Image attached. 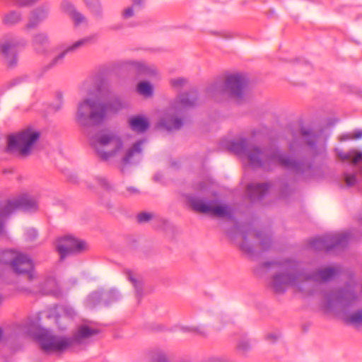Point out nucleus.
I'll use <instances>...</instances> for the list:
<instances>
[{
    "label": "nucleus",
    "instance_id": "nucleus-1",
    "mask_svg": "<svg viewBox=\"0 0 362 362\" xmlns=\"http://www.w3.org/2000/svg\"><path fill=\"white\" fill-rule=\"evenodd\" d=\"M261 267L275 268L268 285L276 293H284L289 287L307 295L315 292V283H326L333 279L340 272L337 267L320 268L308 271L301 267L300 262L294 257H286L275 261L264 262Z\"/></svg>",
    "mask_w": 362,
    "mask_h": 362
},
{
    "label": "nucleus",
    "instance_id": "nucleus-2",
    "mask_svg": "<svg viewBox=\"0 0 362 362\" xmlns=\"http://www.w3.org/2000/svg\"><path fill=\"white\" fill-rule=\"evenodd\" d=\"M228 149L239 156L245 155L249 163L254 168L270 170L275 166H280L306 178L313 175V169L310 162L296 160L276 147L260 148L250 145L246 138L231 141Z\"/></svg>",
    "mask_w": 362,
    "mask_h": 362
},
{
    "label": "nucleus",
    "instance_id": "nucleus-3",
    "mask_svg": "<svg viewBox=\"0 0 362 362\" xmlns=\"http://www.w3.org/2000/svg\"><path fill=\"white\" fill-rule=\"evenodd\" d=\"M357 300V296L353 286H347L343 288L331 291L324 296V307L327 311L341 313L344 322L354 327H362V309L352 313L347 310L354 306Z\"/></svg>",
    "mask_w": 362,
    "mask_h": 362
},
{
    "label": "nucleus",
    "instance_id": "nucleus-4",
    "mask_svg": "<svg viewBox=\"0 0 362 362\" xmlns=\"http://www.w3.org/2000/svg\"><path fill=\"white\" fill-rule=\"evenodd\" d=\"M98 333V329L84 324L78 326L72 338L54 335L47 329L38 330L35 338L43 351L46 353L62 352L74 343L83 344Z\"/></svg>",
    "mask_w": 362,
    "mask_h": 362
},
{
    "label": "nucleus",
    "instance_id": "nucleus-5",
    "mask_svg": "<svg viewBox=\"0 0 362 362\" xmlns=\"http://www.w3.org/2000/svg\"><path fill=\"white\" fill-rule=\"evenodd\" d=\"M197 101L196 90L179 95L165 110L159 124L168 131H176L183 126V112L186 108L194 106Z\"/></svg>",
    "mask_w": 362,
    "mask_h": 362
},
{
    "label": "nucleus",
    "instance_id": "nucleus-6",
    "mask_svg": "<svg viewBox=\"0 0 362 362\" xmlns=\"http://www.w3.org/2000/svg\"><path fill=\"white\" fill-rule=\"evenodd\" d=\"M89 141L96 155L103 161L117 156L124 146L122 136L108 129L98 131L90 137Z\"/></svg>",
    "mask_w": 362,
    "mask_h": 362
},
{
    "label": "nucleus",
    "instance_id": "nucleus-7",
    "mask_svg": "<svg viewBox=\"0 0 362 362\" xmlns=\"http://www.w3.org/2000/svg\"><path fill=\"white\" fill-rule=\"evenodd\" d=\"M105 119V110L100 102L85 98L78 103L76 114V123L83 129L100 124Z\"/></svg>",
    "mask_w": 362,
    "mask_h": 362
},
{
    "label": "nucleus",
    "instance_id": "nucleus-8",
    "mask_svg": "<svg viewBox=\"0 0 362 362\" xmlns=\"http://www.w3.org/2000/svg\"><path fill=\"white\" fill-rule=\"evenodd\" d=\"M40 138V132L27 128L16 134H12L7 137L6 151L17 153L21 157L30 155L34 144Z\"/></svg>",
    "mask_w": 362,
    "mask_h": 362
},
{
    "label": "nucleus",
    "instance_id": "nucleus-9",
    "mask_svg": "<svg viewBox=\"0 0 362 362\" xmlns=\"http://www.w3.org/2000/svg\"><path fill=\"white\" fill-rule=\"evenodd\" d=\"M0 264L8 266L18 275H27L29 280L35 277L34 265L27 255L15 250H4L0 253Z\"/></svg>",
    "mask_w": 362,
    "mask_h": 362
},
{
    "label": "nucleus",
    "instance_id": "nucleus-10",
    "mask_svg": "<svg viewBox=\"0 0 362 362\" xmlns=\"http://www.w3.org/2000/svg\"><path fill=\"white\" fill-rule=\"evenodd\" d=\"M186 199L188 206L196 212L211 214L218 218L232 217V210L228 205H216L215 201L206 199L197 194H189Z\"/></svg>",
    "mask_w": 362,
    "mask_h": 362
},
{
    "label": "nucleus",
    "instance_id": "nucleus-11",
    "mask_svg": "<svg viewBox=\"0 0 362 362\" xmlns=\"http://www.w3.org/2000/svg\"><path fill=\"white\" fill-rule=\"evenodd\" d=\"M247 84V79L245 75L230 74L226 77L224 83L218 81L209 86L207 91L212 96L226 93L233 97L240 98Z\"/></svg>",
    "mask_w": 362,
    "mask_h": 362
},
{
    "label": "nucleus",
    "instance_id": "nucleus-12",
    "mask_svg": "<svg viewBox=\"0 0 362 362\" xmlns=\"http://www.w3.org/2000/svg\"><path fill=\"white\" fill-rule=\"evenodd\" d=\"M38 204L36 200L28 194H23L6 203H0V235L4 233L5 222L8 216L16 210L35 211Z\"/></svg>",
    "mask_w": 362,
    "mask_h": 362
},
{
    "label": "nucleus",
    "instance_id": "nucleus-13",
    "mask_svg": "<svg viewBox=\"0 0 362 362\" xmlns=\"http://www.w3.org/2000/svg\"><path fill=\"white\" fill-rule=\"evenodd\" d=\"M27 45V40L11 34L6 35L0 39V59L7 66L15 67L18 64V52Z\"/></svg>",
    "mask_w": 362,
    "mask_h": 362
},
{
    "label": "nucleus",
    "instance_id": "nucleus-14",
    "mask_svg": "<svg viewBox=\"0 0 362 362\" xmlns=\"http://www.w3.org/2000/svg\"><path fill=\"white\" fill-rule=\"evenodd\" d=\"M349 238V232L327 234L311 239L309 246L315 251H330L333 249L344 247L347 245Z\"/></svg>",
    "mask_w": 362,
    "mask_h": 362
},
{
    "label": "nucleus",
    "instance_id": "nucleus-15",
    "mask_svg": "<svg viewBox=\"0 0 362 362\" xmlns=\"http://www.w3.org/2000/svg\"><path fill=\"white\" fill-rule=\"evenodd\" d=\"M97 39H98L97 34H91L88 36H86V37L74 42L73 44L66 47L59 54L55 56L51 60V62L45 66L44 69L46 70H48V69H52L59 64H62L63 63L64 57H66V54H68L69 53H74L75 52H76L77 50L81 49V47L88 46L90 44L95 42Z\"/></svg>",
    "mask_w": 362,
    "mask_h": 362
},
{
    "label": "nucleus",
    "instance_id": "nucleus-16",
    "mask_svg": "<svg viewBox=\"0 0 362 362\" xmlns=\"http://www.w3.org/2000/svg\"><path fill=\"white\" fill-rule=\"evenodd\" d=\"M84 248V242L76 239L71 235H66L59 238L56 243V249L62 259L69 255L80 252Z\"/></svg>",
    "mask_w": 362,
    "mask_h": 362
},
{
    "label": "nucleus",
    "instance_id": "nucleus-17",
    "mask_svg": "<svg viewBox=\"0 0 362 362\" xmlns=\"http://www.w3.org/2000/svg\"><path fill=\"white\" fill-rule=\"evenodd\" d=\"M301 135L313 156L323 155L326 152V139L322 132L317 134L310 130L302 129Z\"/></svg>",
    "mask_w": 362,
    "mask_h": 362
},
{
    "label": "nucleus",
    "instance_id": "nucleus-18",
    "mask_svg": "<svg viewBox=\"0 0 362 362\" xmlns=\"http://www.w3.org/2000/svg\"><path fill=\"white\" fill-rule=\"evenodd\" d=\"M146 142V139L138 140L126 150L121 158L122 172L124 171L126 166L136 164L141 159L143 151L142 146Z\"/></svg>",
    "mask_w": 362,
    "mask_h": 362
},
{
    "label": "nucleus",
    "instance_id": "nucleus-19",
    "mask_svg": "<svg viewBox=\"0 0 362 362\" xmlns=\"http://www.w3.org/2000/svg\"><path fill=\"white\" fill-rule=\"evenodd\" d=\"M49 8L46 5L40 6L33 10L28 18V23L25 25L24 29L30 30L35 29L38 25L45 21L49 16Z\"/></svg>",
    "mask_w": 362,
    "mask_h": 362
},
{
    "label": "nucleus",
    "instance_id": "nucleus-20",
    "mask_svg": "<svg viewBox=\"0 0 362 362\" xmlns=\"http://www.w3.org/2000/svg\"><path fill=\"white\" fill-rule=\"evenodd\" d=\"M62 11L68 15L74 22L75 26L81 24H87L88 20L86 17L79 12L75 6L69 1L64 0L61 4Z\"/></svg>",
    "mask_w": 362,
    "mask_h": 362
},
{
    "label": "nucleus",
    "instance_id": "nucleus-21",
    "mask_svg": "<svg viewBox=\"0 0 362 362\" xmlns=\"http://www.w3.org/2000/svg\"><path fill=\"white\" fill-rule=\"evenodd\" d=\"M49 43V36L45 32H39L32 36L31 45L35 52L39 54H45L47 52Z\"/></svg>",
    "mask_w": 362,
    "mask_h": 362
},
{
    "label": "nucleus",
    "instance_id": "nucleus-22",
    "mask_svg": "<svg viewBox=\"0 0 362 362\" xmlns=\"http://www.w3.org/2000/svg\"><path fill=\"white\" fill-rule=\"evenodd\" d=\"M100 105L103 106L105 110V118L107 113H117L119 111L125 109L128 107V103L117 95H111L110 98L105 103L100 102Z\"/></svg>",
    "mask_w": 362,
    "mask_h": 362
},
{
    "label": "nucleus",
    "instance_id": "nucleus-23",
    "mask_svg": "<svg viewBox=\"0 0 362 362\" xmlns=\"http://www.w3.org/2000/svg\"><path fill=\"white\" fill-rule=\"evenodd\" d=\"M269 187V183H251L247 186V194L251 201L259 200L268 192Z\"/></svg>",
    "mask_w": 362,
    "mask_h": 362
},
{
    "label": "nucleus",
    "instance_id": "nucleus-24",
    "mask_svg": "<svg viewBox=\"0 0 362 362\" xmlns=\"http://www.w3.org/2000/svg\"><path fill=\"white\" fill-rule=\"evenodd\" d=\"M130 129L137 133H144L149 128L148 120L141 115L133 116L128 119Z\"/></svg>",
    "mask_w": 362,
    "mask_h": 362
},
{
    "label": "nucleus",
    "instance_id": "nucleus-25",
    "mask_svg": "<svg viewBox=\"0 0 362 362\" xmlns=\"http://www.w3.org/2000/svg\"><path fill=\"white\" fill-rule=\"evenodd\" d=\"M128 64L139 75L144 76H153L157 74V70L153 66L148 65L144 62L131 61Z\"/></svg>",
    "mask_w": 362,
    "mask_h": 362
},
{
    "label": "nucleus",
    "instance_id": "nucleus-26",
    "mask_svg": "<svg viewBox=\"0 0 362 362\" xmlns=\"http://www.w3.org/2000/svg\"><path fill=\"white\" fill-rule=\"evenodd\" d=\"M145 4L146 0H132V4L122 11V18L127 21L134 17L136 13L144 7Z\"/></svg>",
    "mask_w": 362,
    "mask_h": 362
},
{
    "label": "nucleus",
    "instance_id": "nucleus-27",
    "mask_svg": "<svg viewBox=\"0 0 362 362\" xmlns=\"http://www.w3.org/2000/svg\"><path fill=\"white\" fill-rule=\"evenodd\" d=\"M23 16L20 11L12 10L4 13L2 16V23L7 27H13L21 23Z\"/></svg>",
    "mask_w": 362,
    "mask_h": 362
},
{
    "label": "nucleus",
    "instance_id": "nucleus-28",
    "mask_svg": "<svg viewBox=\"0 0 362 362\" xmlns=\"http://www.w3.org/2000/svg\"><path fill=\"white\" fill-rule=\"evenodd\" d=\"M40 292L44 295H57L59 293L55 279L50 277L45 280L41 286Z\"/></svg>",
    "mask_w": 362,
    "mask_h": 362
},
{
    "label": "nucleus",
    "instance_id": "nucleus-29",
    "mask_svg": "<svg viewBox=\"0 0 362 362\" xmlns=\"http://www.w3.org/2000/svg\"><path fill=\"white\" fill-rule=\"evenodd\" d=\"M100 302H103V291H95L87 297L85 300V305L88 308H93Z\"/></svg>",
    "mask_w": 362,
    "mask_h": 362
},
{
    "label": "nucleus",
    "instance_id": "nucleus-30",
    "mask_svg": "<svg viewBox=\"0 0 362 362\" xmlns=\"http://www.w3.org/2000/svg\"><path fill=\"white\" fill-rule=\"evenodd\" d=\"M120 298V295L116 289H110L107 291H103V303L105 306H109L112 303L117 301Z\"/></svg>",
    "mask_w": 362,
    "mask_h": 362
},
{
    "label": "nucleus",
    "instance_id": "nucleus-31",
    "mask_svg": "<svg viewBox=\"0 0 362 362\" xmlns=\"http://www.w3.org/2000/svg\"><path fill=\"white\" fill-rule=\"evenodd\" d=\"M136 91L145 98H151L153 94L152 85L147 81H141L136 86Z\"/></svg>",
    "mask_w": 362,
    "mask_h": 362
},
{
    "label": "nucleus",
    "instance_id": "nucleus-32",
    "mask_svg": "<svg viewBox=\"0 0 362 362\" xmlns=\"http://www.w3.org/2000/svg\"><path fill=\"white\" fill-rule=\"evenodd\" d=\"M127 278L129 281L132 284L134 290L136 297L139 300L143 296V284L141 281L136 279L132 273H127Z\"/></svg>",
    "mask_w": 362,
    "mask_h": 362
},
{
    "label": "nucleus",
    "instance_id": "nucleus-33",
    "mask_svg": "<svg viewBox=\"0 0 362 362\" xmlns=\"http://www.w3.org/2000/svg\"><path fill=\"white\" fill-rule=\"evenodd\" d=\"M256 238L259 240V245L263 251L268 250L272 246L271 237L262 232H257L255 233Z\"/></svg>",
    "mask_w": 362,
    "mask_h": 362
},
{
    "label": "nucleus",
    "instance_id": "nucleus-34",
    "mask_svg": "<svg viewBox=\"0 0 362 362\" xmlns=\"http://www.w3.org/2000/svg\"><path fill=\"white\" fill-rule=\"evenodd\" d=\"M86 6L90 11L95 16H101L103 8L99 0H85Z\"/></svg>",
    "mask_w": 362,
    "mask_h": 362
},
{
    "label": "nucleus",
    "instance_id": "nucleus-35",
    "mask_svg": "<svg viewBox=\"0 0 362 362\" xmlns=\"http://www.w3.org/2000/svg\"><path fill=\"white\" fill-rule=\"evenodd\" d=\"M252 341L247 338L240 339L237 345L238 352L243 355L247 354L252 349Z\"/></svg>",
    "mask_w": 362,
    "mask_h": 362
},
{
    "label": "nucleus",
    "instance_id": "nucleus-36",
    "mask_svg": "<svg viewBox=\"0 0 362 362\" xmlns=\"http://www.w3.org/2000/svg\"><path fill=\"white\" fill-rule=\"evenodd\" d=\"M340 158L343 160H350L353 164L362 163V153L361 152H350L346 154L340 155Z\"/></svg>",
    "mask_w": 362,
    "mask_h": 362
},
{
    "label": "nucleus",
    "instance_id": "nucleus-37",
    "mask_svg": "<svg viewBox=\"0 0 362 362\" xmlns=\"http://www.w3.org/2000/svg\"><path fill=\"white\" fill-rule=\"evenodd\" d=\"M243 242L241 243L240 247L241 250L245 252V253L252 255L254 254V248L252 245H251L247 241V234L243 231H241Z\"/></svg>",
    "mask_w": 362,
    "mask_h": 362
},
{
    "label": "nucleus",
    "instance_id": "nucleus-38",
    "mask_svg": "<svg viewBox=\"0 0 362 362\" xmlns=\"http://www.w3.org/2000/svg\"><path fill=\"white\" fill-rule=\"evenodd\" d=\"M180 329L185 333H192L198 335H205V330L200 327L181 326Z\"/></svg>",
    "mask_w": 362,
    "mask_h": 362
},
{
    "label": "nucleus",
    "instance_id": "nucleus-39",
    "mask_svg": "<svg viewBox=\"0 0 362 362\" xmlns=\"http://www.w3.org/2000/svg\"><path fill=\"white\" fill-rule=\"evenodd\" d=\"M188 83L187 79L185 78L180 77L170 79V86L175 89H180L186 86Z\"/></svg>",
    "mask_w": 362,
    "mask_h": 362
},
{
    "label": "nucleus",
    "instance_id": "nucleus-40",
    "mask_svg": "<svg viewBox=\"0 0 362 362\" xmlns=\"http://www.w3.org/2000/svg\"><path fill=\"white\" fill-rule=\"evenodd\" d=\"M343 180L346 187H352L356 182V178L354 174L344 173Z\"/></svg>",
    "mask_w": 362,
    "mask_h": 362
},
{
    "label": "nucleus",
    "instance_id": "nucleus-41",
    "mask_svg": "<svg viewBox=\"0 0 362 362\" xmlns=\"http://www.w3.org/2000/svg\"><path fill=\"white\" fill-rule=\"evenodd\" d=\"M153 362H169L165 353L162 351H156L154 354Z\"/></svg>",
    "mask_w": 362,
    "mask_h": 362
},
{
    "label": "nucleus",
    "instance_id": "nucleus-42",
    "mask_svg": "<svg viewBox=\"0 0 362 362\" xmlns=\"http://www.w3.org/2000/svg\"><path fill=\"white\" fill-rule=\"evenodd\" d=\"M22 326V331L25 334H32L34 330L35 325L31 321H28L23 324L21 325Z\"/></svg>",
    "mask_w": 362,
    "mask_h": 362
},
{
    "label": "nucleus",
    "instance_id": "nucleus-43",
    "mask_svg": "<svg viewBox=\"0 0 362 362\" xmlns=\"http://www.w3.org/2000/svg\"><path fill=\"white\" fill-rule=\"evenodd\" d=\"M153 217V214L148 212H141L137 215V221L140 223L149 221Z\"/></svg>",
    "mask_w": 362,
    "mask_h": 362
},
{
    "label": "nucleus",
    "instance_id": "nucleus-44",
    "mask_svg": "<svg viewBox=\"0 0 362 362\" xmlns=\"http://www.w3.org/2000/svg\"><path fill=\"white\" fill-rule=\"evenodd\" d=\"M98 93L100 96L111 95V90L108 84L102 83L100 86L98 88Z\"/></svg>",
    "mask_w": 362,
    "mask_h": 362
},
{
    "label": "nucleus",
    "instance_id": "nucleus-45",
    "mask_svg": "<svg viewBox=\"0 0 362 362\" xmlns=\"http://www.w3.org/2000/svg\"><path fill=\"white\" fill-rule=\"evenodd\" d=\"M362 138V129L356 131L353 135L345 134L341 137V141H346L349 139H358Z\"/></svg>",
    "mask_w": 362,
    "mask_h": 362
},
{
    "label": "nucleus",
    "instance_id": "nucleus-46",
    "mask_svg": "<svg viewBox=\"0 0 362 362\" xmlns=\"http://www.w3.org/2000/svg\"><path fill=\"white\" fill-rule=\"evenodd\" d=\"M63 310H64V313L67 317H71V318L74 317L76 315L75 310L69 305L64 306Z\"/></svg>",
    "mask_w": 362,
    "mask_h": 362
},
{
    "label": "nucleus",
    "instance_id": "nucleus-47",
    "mask_svg": "<svg viewBox=\"0 0 362 362\" xmlns=\"http://www.w3.org/2000/svg\"><path fill=\"white\" fill-rule=\"evenodd\" d=\"M214 34L219 37L226 40L231 39L233 37V35L227 31L214 32Z\"/></svg>",
    "mask_w": 362,
    "mask_h": 362
},
{
    "label": "nucleus",
    "instance_id": "nucleus-48",
    "mask_svg": "<svg viewBox=\"0 0 362 362\" xmlns=\"http://www.w3.org/2000/svg\"><path fill=\"white\" fill-rule=\"evenodd\" d=\"M17 5L25 6L35 3L37 0H13Z\"/></svg>",
    "mask_w": 362,
    "mask_h": 362
},
{
    "label": "nucleus",
    "instance_id": "nucleus-49",
    "mask_svg": "<svg viewBox=\"0 0 362 362\" xmlns=\"http://www.w3.org/2000/svg\"><path fill=\"white\" fill-rule=\"evenodd\" d=\"M57 100H58V103H57V104L56 105H54V110L56 111H58V110H59L62 108V105H63L62 93H57Z\"/></svg>",
    "mask_w": 362,
    "mask_h": 362
},
{
    "label": "nucleus",
    "instance_id": "nucleus-50",
    "mask_svg": "<svg viewBox=\"0 0 362 362\" xmlns=\"http://www.w3.org/2000/svg\"><path fill=\"white\" fill-rule=\"evenodd\" d=\"M127 195L137 194L139 193V190L134 187H129L126 189V192H123Z\"/></svg>",
    "mask_w": 362,
    "mask_h": 362
},
{
    "label": "nucleus",
    "instance_id": "nucleus-51",
    "mask_svg": "<svg viewBox=\"0 0 362 362\" xmlns=\"http://www.w3.org/2000/svg\"><path fill=\"white\" fill-rule=\"evenodd\" d=\"M279 338V335L275 333L269 334L266 336V339L269 342H274Z\"/></svg>",
    "mask_w": 362,
    "mask_h": 362
},
{
    "label": "nucleus",
    "instance_id": "nucleus-52",
    "mask_svg": "<svg viewBox=\"0 0 362 362\" xmlns=\"http://www.w3.org/2000/svg\"><path fill=\"white\" fill-rule=\"evenodd\" d=\"M298 148V141L294 139L290 144H289V149L291 152H295Z\"/></svg>",
    "mask_w": 362,
    "mask_h": 362
},
{
    "label": "nucleus",
    "instance_id": "nucleus-53",
    "mask_svg": "<svg viewBox=\"0 0 362 362\" xmlns=\"http://www.w3.org/2000/svg\"><path fill=\"white\" fill-rule=\"evenodd\" d=\"M30 233L33 235V237H36L37 236V232L34 230H30Z\"/></svg>",
    "mask_w": 362,
    "mask_h": 362
},
{
    "label": "nucleus",
    "instance_id": "nucleus-54",
    "mask_svg": "<svg viewBox=\"0 0 362 362\" xmlns=\"http://www.w3.org/2000/svg\"><path fill=\"white\" fill-rule=\"evenodd\" d=\"M2 334H3V330L1 328H0V340L1 339Z\"/></svg>",
    "mask_w": 362,
    "mask_h": 362
},
{
    "label": "nucleus",
    "instance_id": "nucleus-55",
    "mask_svg": "<svg viewBox=\"0 0 362 362\" xmlns=\"http://www.w3.org/2000/svg\"><path fill=\"white\" fill-rule=\"evenodd\" d=\"M282 194H283L284 196H286V195H287V192H284V191H283V192H282Z\"/></svg>",
    "mask_w": 362,
    "mask_h": 362
},
{
    "label": "nucleus",
    "instance_id": "nucleus-56",
    "mask_svg": "<svg viewBox=\"0 0 362 362\" xmlns=\"http://www.w3.org/2000/svg\"><path fill=\"white\" fill-rule=\"evenodd\" d=\"M199 188H200V189H203V188H204V186H203V185H201V186L199 187Z\"/></svg>",
    "mask_w": 362,
    "mask_h": 362
}]
</instances>
